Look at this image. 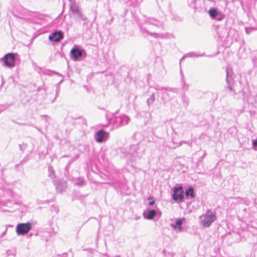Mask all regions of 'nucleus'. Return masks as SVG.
Segmentation results:
<instances>
[{
	"label": "nucleus",
	"mask_w": 257,
	"mask_h": 257,
	"mask_svg": "<svg viewBox=\"0 0 257 257\" xmlns=\"http://www.w3.org/2000/svg\"><path fill=\"white\" fill-rule=\"evenodd\" d=\"M151 26H154L156 27L163 29L164 21L159 20L153 17L145 18L143 22L139 24L140 29L141 32L145 35H149L155 38L164 39L166 38V35L162 33H156L150 32Z\"/></svg>",
	"instance_id": "f257e3e1"
},
{
	"label": "nucleus",
	"mask_w": 257,
	"mask_h": 257,
	"mask_svg": "<svg viewBox=\"0 0 257 257\" xmlns=\"http://www.w3.org/2000/svg\"><path fill=\"white\" fill-rule=\"evenodd\" d=\"M226 81L227 85L226 88L230 92L232 91L233 94H236L239 91V90L236 88L231 69L229 67H227L226 69Z\"/></svg>",
	"instance_id": "f03ea898"
},
{
	"label": "nucleus",
	"mask_w": 257,
	"mask_h": 257,
	"mask_svg": "<svg viewBox=\"0 0 257 257\" xmlns=\"http://www.w3.org/2000/svg\"><path fill=\"white\" fill-rule=\"evenodd\" d=\"M216 219V213L213 212L209 214L208 211L206 214H202L200 216V222L204 227H209Z\"/></svg>",
	"instance_id": "7ed1b4c3"
},
{
	"label": "nucleus",
	"mask_w": 257,
	"mask_h": 257,
	"mask_svg": "<svg viewBox=\"0 0 257 257\" xmlns=\"http://www.w3.org/2000/svg\"><path fill=\"white\" fill-rule=\"evenodd\" d=\"M130 118L126 115L115 116L111 118L108 121L110 124H112L113 126L117 128L128 123Z\"/></svg>",
	"instance_id": "20e7f679"
},
{
	"label": "nucleus",
	"mask_w": 257,
	"mask_h": 257,
	"mask_svg": "<svg viewBox=\"0 0 257 257\" xmlns=\"http://www.w3.org/2000/svg\"><path fill=\"white\" fill-rule=\"evenodd\" d=\"M16 54L10 53L6 54L1 58L0 61L3 62V66L7 68H13L15 66Z\"/></svg>",
	"instance_id": "39448f33"
},
{
	"label": "nucleus",
	"mask_w": 257,
	"mask_h": 257,
	"mask_svg": "<svg viewBox=\"0 0 257 257\" xmlns=\"http://www.w3.org/2000/svg\"><path fill=\"white\" fill-rule=\"evenodd\" d=\"M172 199L177 202H181L184 198V192L182 186L175 187L172 195Z\"/></svg>",
	"instance_id": "423d86ee"
},
{
	"label": "nucleus",
	"mask_w": 257,
	"mask_h": 257,
	"mask_svg": "<svg viewBox=\"0 0 257 257\" xmlns=\"http://www.w3.org/2000/svg\"><path fill=\"white\" fill-rule=\"evenodd\" d=\"M32 228V224L30 222L21 223L17 224L16 231L19 235L27 234Z\"/></svg>",
	"instance_id": "0eeeda50"
},
{
	"label": "nucleus",
	"mask_w": 257,
	"mask_h": 257,
	"mask_svg": "<svg viewBox=\"0 0 257 257\" xmlns=\"http://www.w3.org/2000/svg\"><path fill=\"white\" fill-rule=\"evenodd\" d=\"M108 138V133L103 130L97 131L95 135L94 139L98 143H102L105 141Z\"/></svg>",
	"instance_id": "6e6552de"
},
{
	"label": "nucleus",
	"mask_w": 257,
	"mask_h": 257,
	"mask_svg": "<svg viewBox=\"0 0 257 257\" xmlns=\"http://www.w3.org/2000/svg\"><path fill=\"white\" fill-rule=\"evenodd\" d=\"M83 52H85L84 50L75 47L71 50L70 54L73 60L77 61L82 56Z\"/></svg>",
	"instance_id": "1a4fd4ad"
},
{
	"label": "nucleus",
	"mask_w": 257,
	"mask_h": 257,
	"mask_svg": "<svg viewBox=\"0 0 257 257\" xmlns=\"http://www.w3.org/2000/svg\"><path fill=\"white\" fill-rule=\"evenodd\" d=\"M64 37L63 33L61 31H55L49 36V40L50 41L55 42H60Z\"/></svg>",
	"instance_id": "9d476101"
},
{
	"label": "nucleus",
	"mask_w": 257,
	"mask_h": 257,
	"mask_svg": "<svg viewBox=\"0 0 257 257\" xmlns=\"http://www.w3.org/2000/svg\"><path fill=\"white\" fill-rule=\"evenodd\" d=\"M155 89H157V90H163V89H165L167 92H163L162 93V99L164 101H165V99H166V96H168V99L171 98L172 97H173V96H172V95H171L170 94V92H173V93H177V89L176 88H164V87H161V88H158V87H155Z\"/></svg>",
	"instance_id": "9b49d317"
},
{
	"label": "nucleus",
	"mask_w": 257,
	"mask_h": 257,
	"mask_svg": "<svg viewBox=\"0 0 257 257\" xmlns=\"http://www.w3.org/2000/svg\"><path fill=\"white\" fill-rule=\"evenodd\" d=\"M70 10L72 13L74 14H80L81 11L79 7L74 2L71 3Z\"/></svg>",
	"instance_id": "f8f14e48"
},
{
	"label": "nucleus",
	"mask_w": 257,
	"mask_h": 257,
	"mask_svg": "<svg viewBox=\"0 0 257 257\" xmlns=\"http://www.w3.org/2000/svg\"><path fill=\"white\" fill-rule=\"evenodd\" d=\"M157 212L154 209L150 210L147 212V216L145 217L148 219H152L154 218V217L156 215Z\"/></svg>",
	"instance_id": "ddd939ff"
},
{
	"label": "nucleus",
	"mask_w": 257,
	"mask_h": 257,
	"mask_svg": "<svg viewBox=\"0 0 257 257\" xmlns=\"http://www.w3.org/2000/svg\"><path fill=\"white\" fill-rule=\"evenodd\" d=\"M66 188L65 182H60L58 183L56 186L57 191L60 193L62 192Z\"/></svg>",
	"instance_id": "4468645a"
},
{
	"label": "nucleus",
	"mask_w": 257,
	"mask_h": 257,
	"mask_svg": "<svg viewBox=\"0 0 257 257\" xmlns=\"http://www.w3.org/2000/svg\"><path fill=\"white\" fill-rule=\"evenodd\" d=\"M185 195L187 197L190 196L191 198H194L195 192L193 188L192 187L188 188V189L186 190Z\"/></svg>",
	"instance_id": "2eb2a0df"
},
{
	"label": "nucleus",
	"mask_w": 257,
	"mask_h": 257,
	"mask_svg": "<svg viewBox=\"0 0 257 257\" xmlns=\"http://www.w3.org/2000/svg\"><path fill=\"white\" fill-rule=\"evenodd\" d=\"M219 12L216 8H211L208 11L210 17L212 19H214Z\"/></svg>",
	"instance_id": "dca6fc26"
},
{
	"label": "nucleus",
	"mask_w": 257,
	"mask_h": 257,
	"mask_svg": "<svg viewBox=\"0 0 257 257\" xmlns=\"http://www.w3.org/2000/svg\"><path fill=\"white\" fill-rule=\"evenodd\" d=\"M123 3L129 6H135L142 0H121Z\"/></svg>",
	"instance_id": "f3484780"
},
{
	"label": "nucleus",
	"mask_w": 257,
	"mask_h": 257,
	"mask_svg": "<svg viewBox=\"0 0 257 257\" xmlns=\"http://www.w3.org/2000/svg\"><path fill=\"white\" fill-rule=\"evenodd\" d=\"M155 100V93H153L151 95L150 97L149 98H148L147 100V103L149 107H150V106L153 104Z\"/></svg>",
	"instance_id": "a211bd4d"
},
{
	"label": "nucleus",
	"mask_w": 257,
	"mask_h": 257,
	"mask_svg": "<svg viewBox=\"0 0 257 257\" xmlns=\"http://www.w3.org/2000/svg\"><path fill=\"white\" fill-rule=\"evenodd\" d=\"M182 220L181 219H177L176 221V224L175 225H174V227L175 228H178L179 229V230H182Z\"/></svg>",
	"instance_id": "6ab92c4d"
},
{
	"label": "nucleus",
	"mask_w": 257,
	"mask_h": 257,
	"mask_svg": "<svg viewBox=\"0 0 257 257\" xmlns=\"http://www.w3.org/2000/svg\"><path fill=\"white\" fill-rule=\"evenodd\" d=\"M205 55V53L202 54H196L195 52H191L188 53L187 56L189 57H202Z\"/></svg>",
	"instance_id": "aec40b11"
},
{
	"label": "nucleus",
	"mask_w": 257,
	"mask_h": 257,
	"mask_svg": "<svg viewBox=\"0 0 257 257\" xmlns=\"http://www.w3.org/2000/svg\"><path fill=\"white\" fill-rule=\"evenodd\" d=\"M181 78H182V89L184 91H187L188 90V86L187 84H186L184 82V77L182 74V72L181 71Z\"/></svg>",
	"instance_id": "412c9836"
},
{
	"label": "nucleus",
	"mask_w": 257,
	"mask_h": 257,
	"mask_svg": "<svg viewBox=\"0 0 257 257\" xmlns=\"http://www.w3.org/2000/svg\"><path fill=\"white\" fill-rule=\"evenodd\" d=\"M82 20L84 21L83 23V27L85 28L86 29H87L89 28V22L87 18L86 17H85L83 18Z\"/></svg>",
	"instance_id": "4be33fe9"
},
{
	"label": "nucleus",
	"mask_w": 257,
	"mask_h": 257,
	"mask_svg": "<svg viewBox=\"0 0 257 257\" xmlns=\"http://www.w3.org/2000/svg\"><path fill=\"white\" fill-rule=\"evenodd\" d=\"M224 17V15L221 12H219L214 19L217 21H221L223 20Z\"/></svg>",
	"instance_id": "5701e85b"
},
{
	"label": "nucleus",
	"mask_w": 257,
	"mask_h": 257,
	"mask_svg": "<svg viewBox=\"0 0 257 257\" xmlns=\"http://www.w3.org/2000/svg\"><path fill=\"white\" fill-rule=\"evenodd\" d=\"M76 184L78 186H83L85 185V182L84 179H80L78 180V182L76 183Z\"/></svg>",
	"instance_id": "b1692460"
},
{
	"label": "nucleus",
	"mask_w": 257,
	"mask_h": 257,
	"mask_svg": "<svg viewBox=\"0 0 257 257\" xmlns=\"http://www.w3.org/2000/svg\"><path fill=\"white\" fill-rule=\"evenodd\" d=\"M4 169H2L0 170V183H3L5 181L4 177Z\"/></svg>",
	"instance_id": "393cba45"
},
{
	"label": "nucleus",
	"mask_w": 257,
	"mask_h": 257,
	"mask_svg": "<svg viewBox=\"0 0 257 257\" xmlns=\"http://www.w3.org/2000/svg\"><path fill=\"white\" fill-rule=\"evenodd\" d=\"M49 176L51 178H53L54 177V172L52 167H49Z\"/></svg>",
	"instance_id": "a878e982"
},
{
	"label": "nucleus",
	"mask_w": 257,
	"mask_h": 257,
	"mask_svg": "<svg viewBox=\"0 0 257 257\" xmlns=\"http://www.w3.org/2000/svg\"><path fill=\"white\" fill-rule=\"evenodd\" d=\"M252 148L254 150L257 151V139L253 140L252 141Z\"/></svg>",
	"instance_id": "bb28decb"
},
{
	"label": "nucleus",
	"mask_w": 257,
	"mask_h": 257,
	"mask_svg": "<svg viewBox=\"0 0 257 257\" xmlns=\"http://www.w3.org/2000/svg\"><path fill=\"white\" fill-rule=\"evenodd\" d=\"M189 144V142H187V141H182L181 142H180L179 143H177L176 144V145H175L174 146V148H176V147H179L182 144Z\"/></svg>",
	"instance_id": "cd10ccee"
},
{
	"label": "nucleus",
	"mask_w": 257,
	"mask_h": 257,
	"mask_svg": "<svg viewBox=\"0 0 257 257\" xmlns=\"http://www.w3.org/2000/svg\"><path fill=\"white\" fill-rule=\"evenodd\" d=\"M76 16L80 18H81V20H82L83 18H84L85 17H84L82 13H81V11H80V14H75Z\"/></svg>",
	"instance_id": "c85d7f7f"
},
{
	"label": "nucleus",
	"mask_w": 257,
	"mask_h": 257,
	"mask_svg": "<svg viewBox=\"0 0 257 257\" xmlns=\"http://www.w3.org/2000/svg\"><path fill=\"white\" fill-rule=\"evenodd\" d=\"M137 148V147L136 145H132L131 146V150H133V151H136Z\"/></svg>",
	"instance_id": "c756f323"
},
{
	"label": "nucleus",
	"mask_w": 257,
	"mask_h": 257,
	"mask_svg": "<svg viewBox=\"0 0 257 257\" xmlns=\"http://www.w3.org/2000/svg\"><path fill=\"white\" fill-rule=\"evenodd\" d=\"M154 203H155V201L153 200L152 201H151V202H149V205H153L154 204Z\"/></svg>",
	"instance_id": "7c9ffc66"
},
{
	"label": "nucleus",
	"mask_w": 257,
	"mask_h": 257,
	"mask_svg": "<svg viewBox=\"0 0 257 257\" xmlns=\"http://www.w3.org/2000/svg\"><path fill=\"white\" fill-rule=\"evenodd\" d=\"M217 35H218V36H219L220 38H222L224 37V35H222L221 34H220H220H219V31H218V32H217Z\"/></svg>",
	"instance_id": "2f4dec72"
},
{
	"label": "nucleus",
	"mask_w": 257,
	"mask_h": 257,
	"mask_svg": "<svg viewBox=\"0 0 257 257\" xmlns=\"http://www.w3.org/2000/svg\"><path fill=\"white\" fill-rule=\"evenodd\" d=\"M129 154H130L131 155H134V152H132L131 151H130L129 152H128Z\"/></svg>",
	"instance_id": "473e14b6"
},
{
	"label": "nucleus",
	"mask_w": 257,
	"mask_h": 257,
	"mask_svg": "<svg viewBox=\"0 0 257 257\" xmlns=\"http://www.w3.org/2000/svg\"><path fill=\"white\" fill-rule=\"evenodd\" d=\"M67 255V253H65L63 255L64 256V257H66Z\"/></svg>",
	"instance_id": "72a5a7b5"
},
{
	"label": "nucleus",
	"mask_w": 257,
	"mask_h": 257,
	"mask_svg": "<svg viewBox=\"0 0 257 257\" xmlns=\"http://www.w3.org/2000/svg\"><path fill=\"white\" fill-rule=\"evenodd\" d=\"M19 147H20V148L22 150L23 149L22 148V145H19Z\"/></svg>",
	"instance_id": "f704fd0d"
},
{
	"label": "nucleus",
	"mask_w": 257,
	"mask_h": 257,
	"mask_svg": "<svg viewBox=\"0 0 257 257\" xmlns=\"http://www.w3.org/2000/svg\"><path fill=\"white\" fill-rule=\"evenodd\" d=\"M246 33L247 34H249V31H248V30L247 29H246Z\"/></svg>",
	"instance_id": "c9c22d12"
},
{
	"label": "nucleus",
	"mask_w": 257,
	"mask_h": 257,
	"mask_svg": "<svg viewBox=\"0 0 257 257\" xmlns=\"http://www.w3.org/2000/svg\"><path fill=\"white\" fill-rule=\"evenodd\" d=\"M69 1L71 2V3H73L74 1V0H69Z\"/></svg>",
	"instance_id": "e433bc0d"
},
{
	"label": "nucleus",
	"mask_w": 257,
	"mask_h": 257,
	"mask_svg": "<svg viewBox=\"0 0 257 257\" xmlns=\"http://www.w3.org/2000/svg\"><path fill=\"white\" fill-rule=\"evenodd\" d=\"M223 31H225V30L224 29H222V31H221V32H223Z\"/></svg>",
	"instance_id": "4c0bfd02"
},
{
	"label": "nucleus",
	"mask_w": 257,
	"mask_h": 257,
	"mask_svg": "<svg viewBox=\"0 0 257 257\" xmlns=\"http://www.w3.org/2000/svg\"><path fill=\"white\" fill-rule=\"evenodd\" d=\"M78 157H79V156H76V158H78Z\"/></svg>",
	"instance_id": "58836bf2"
},
{
	"label": "nucleus",
	"mask_w": 257,
	"mask_h": 257,
	"mask_svg": "<svg viewBox=\"0 0 257 257\" xmlns=\"http://www.w3.org/2000/svg\"><path fill=\"white\" fill-rule=\"evenodd\" d=\"M37 129L38 130L40 131V129H39V128H37Z\"/></svg>",
	"instance_id": "ea45409f"
}]
</instances>
